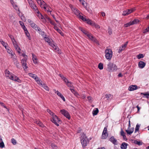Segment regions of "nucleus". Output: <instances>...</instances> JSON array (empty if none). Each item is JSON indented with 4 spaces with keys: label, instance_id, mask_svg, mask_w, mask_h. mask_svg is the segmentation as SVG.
Instances as JSON below:
<instances>
[{
    "label": "nucleus",
    "instance_id": "nucleus-13",
    "mask_svg": "<svg viewBox=\"0 0 149 149\" xmlns=\"http://www.w3.org/2000/svg\"><path fill=\"white\" fill-rule=\"evenodd\" d=\"M88 142V139L85 136H84L81 140V142L83 147L86 146Z\"/></svg>",
    "mask_w": 149,
    "mask_h": 149
},
{
    "label": "nucleus",
    "instance_id": "nucleus-38",
    "mask_svg": "<svg viewBox=\"0 0 149 149\" xmlns=\"http://www.w3.org/2000/svg\"><path fill=\"white\" fill-rule=\"evenodd\" d=\"M40 30L39 31H38L39 34L41 35L43 38H44V37H45V36H46V35L45 34V33L44 32L41 31Z\"/></svg>",
    "mask_w": 149,
    "mask_h": 149
},
{
    "label": "nucleus",
    "instance_id": "nucleus-27",
    "mask_svg": "<svg viewBox=\"0 0 149 149\" xmlns=\"http://www.w3.org/2000/svg\"><path fill=\"white\" fill-rule=\"evenodd\" d=\"M7 50V52L8 53L10 54L11 56H13L14 53L13 52V51L9 47H7L6 48Z\"/></svg>",
    "mask_w": 149,
    "mask_h": 149
},
{
    "label": "nucleus",
    "instance_id": "nucleus-24",
    "mask_svg": "<svg viewBox=\"0 0 149 149\" xmlns=\"http://www.w3.org/2000/svg\"><path fill=\"white\" fill-rule=\"evenodd\" d=\"M84 21H85L88 24H90L91 26H93L94 22L91 21L89 19H86L84 17V19H82Z\"/></svg>",
    "mask_w": 149,
    "mask_h": 149
},
{
    "label": "nucleus",
    "instance_id": "nucleus-23",
    "mask_svg": "<svg viewBox=\"0 0 149 149\" xmlns=\"http://www.w3.org/2000/svg\"><path fill=\"white\" fill-rule=\"evenodd\" d=\"M10 2L14 8L16 10L19 11V8L18 6L13 0H10Z\"/></svg>",
    "mask_w": 149,
    "mask_h": 149
},
{
    "label": "nucleus",
    "instance_id": "nucleus-64",
    "mask_svg": "<svg viewBox=\"0 0 149 149\" xmlns=\"http://www.w3.org/2000/svg\"><path fill=\"white\" fill-rule=\"evenodd\" d=\"M70 89L72 92V93L73 94L75 92H76V91L73 88H70Z\"/></svg>",
    "mask_w": 149,
    "mask_h": 149
},
{
    "label": "nucleus",
    "instance_id": "nucleus-54",
    "mask_svg": "<svg viewBox=\"0 0 149 149\" xmlns=\"http://www.w3.org/2000/svg\"><path fill=\"white\" fill-rule=\"evenodd\" d=\"M20 18L23 21L25 22L26 21V19L25 17L23 15L21 16Z\"/></svg>",
    "mask_w": 149,
    "mask_h": 149
},
{
    "label": "nucleus",
    "instance_id": "nucleus-48",
    "mask_svg": "<svg viewBox=\"0 0 149 149\" xmlns=\"http://www.w3.org/2000/svg\"><path fill=\"white\" fill-rule=\"evenodd\" d=\"M5 146L4 143L3 141L0 142V147L1 148H4Z\"/></svg>",
    "mask_w": 149,
    "mask_h": 149
},
{
    "label": "nucleus",
    "instance_id": "nucleus-21",
    "mask_svg": "<svg viewBox=\"0 0 149 149\" xmlns=\"http://www.w3.org/2000/svg\"><path fill=\"white\" fill-rule=\"evenodd\" d=\"M32 60L33 63L35 64H37L38 63V60L37 56L33 54H32Z\"/></svg>",
    "mask_w": 149,
    "mask_h": 149
},
{
    "label": "nucleus",
    "instance_id": "nucleus-32",
    "mask_svg": "<svg viewBox=\"0 0 149 149\" xmlns=\"http://www.w3.org/2000/svg\"><path fill=\"white\" fill-rule=\"evenodd\" d=\"M0 42L5 47V48H6L7 47H8V46H7V43L5 42L4 41H3L2 39H0Z\"/></svg>",
    "mask_w": 149,
    "mask_h": 149
},
{
    "label": "nucleus",
    "instance_id": "nucleus-1",
    "mask_svg": "<svg viewBox=\"0 0 149 149\" xmlns=\"http://www.w3.org/2000/svg\"><path fill=\"white\" fill-rule=\"evenodd\" d=\"M44 38L45 41L48 43L49 45L55 49L56 52H57L58 54H61L59 48L56 46V44L54 43L52 39H50L46 36H45Z\"/></svg>",
    "mask_w": 149,
    "mask_h": 149
},
{
    "label": "nucleus",
    "instance_id": "nucleus-29",
    "mask_svg": "<svg viewBox=\"0 0 149 149\" xmlns=\"http://www.w3.org/2000/svg\"><path fill=\"white\" fill-rule=\"evenodd\" d=\"M9 77L10 79L15 81H17L19 79L18 77H16L15 76H13L12 75H10Z\"/></svg>",
    "mask_w": 149,
    "mask_h": 149
},
{
    "label": "nucleus",
    "instance_id": "nucleus-62",
    "mask_svg": "<svg viewBox=\"0 0 149 149\" xmlns=\"http://www.w3.org/2000/svg\"><path fill=\"white\" fill-rule=\"evenodd\" d=\"M0 104L2 106H3L4 108H6V107L4 105L3 103L0 102Z\"/></svg>",
    "mask_w": 149,
    "mask_h": 149
},
{
    "label": "nucleus",
    "instance_id": "nucleus-11",
    "mask_svg": "<svg viewBox=\"0 0 149 149\" xmlns=\"http://www.w3.org/2000/svg\"><path fill=\"white\" fill-rule=\"evenodd\" d=\"M38 84L40 86H42L44 89L47 91H49V89L45 83L42 82L41 80L40 81H38Z\"/></svg>",
    "mask_w": 149,
    "mask_h": 149
},
{
    "label": "nucleus",
    "instance_id": "nucleus-53",
    "mask_svg": "<svg viewBox=\"0 0 149 149\" xmlns=\"http://www.w3.org/2000/svg\"><path fill=\"white\" fill-rule=\"evenodd\" d=\"M131 25V23L130 22L128 23L125 24L124 25V26L125 27H127L130 26Z\"/></svg>",
    "mask_w": 149,
    "mask_h": 149
},
{
    "label": "nucleus",
    "instance_id": "nucleus-25",
    "mask_svg": "<svg viewBox=\"0 0 149 149\" xmlns=\"http://www.w3.org/2000/svg\"><path fill=\"white\" fill-rule=\"evenodd\" d=\"M125 131L128 134L130 135L133 132L134 128H128Z\"/></svg>",
    "mask_w": 149,
    "mask_h": 149
},
{
    "label": "nucleus",
    "instance_id": "nucleus-30",
    "mask_svg": "<svg viewBox=\"0 0 149 149\" xmlns=\"http://www.w3.org/2000/svg\"><path fill=\"white\" fill-rule=\"evenodd\" d=\"M120 135L121 136H123V139L126 140L127 139V138L125 135V133L123 130L122 129L121 130V131L120 132Z\"/></svg>",
    "mask_w": 149,
    "mask_h": 149
},
{
    "label": "nucleus",
    "instance_id": "nucleus-5",
    "mask_svg": "<svg viewBox=\"0 0 149 149\" xmlns=\"http://www.w3.org/2000/svg\"><path fill=\"white\" fill-rule=\"evenodd\" d=\"M70 7L71 8L73 12L78 17L81 19H84V17L80 15V13L79 11L75 7L71 5H70Z\"/></svg>",
    "mask_w": 149,
    "mask_h": 149
},
{
    "label": "nucleus",
    "instance_id": "nucleus-60",
    "mask_svg": "<svg viewBox=\"0 0 149 149\" xmlns=\"http://www.w3.org/2000/svg\"><path fill=\"white\" fill-rule=\"evenodd\" d=\"M54 29L57 31H58L59 29L57 27L56 24L54 26Z\"/></svg>",
    "mask_w": 149,
    "mask_h": 149
},
{
    "label": "nucleus",
    "instance_id": "nucleus-34",
    "mask_svg": "<svg viewBox=\"0 0 149 149\" xmlns=\"http://www.w3.org/2000/svg\"><path fill=\"white\" fill-rule=\"evenodd\" d=\"M46 18L47 19L50 24L53 25L54 26L56 25V24L53 21H52L49 17H47Z\"/></svg>",
    "mask_w": 149,
    "mask_h": 149
},
{
    "label": "nucleus",
    "instance_id": "nucleus-57",
    "mask_svg": "<svg viewBox=\"0 0 149 149\" xmlns=\"http://www.w3.org/2000/svg\"><path fill=\"white\" fill-rule=\"evenodd\" d=\"M148 31H149V26L143 31V33H145Z\"/></svg>",
    "mask_w": 149,
    "mask_h": 149
},
{
    "label": "nucleus",
    "instance_id": "nucleus-22",
    "mask_svg": "<svg viewBox=\"0 0 149 149\" xmlns=\"http://www.w3.org/2000/svg\"><path fill=\"white\" fill-rule=\"evenodd\" d=\"M146 65V63L142 61H140L138 63V66L140 68L142 69L145 67Z\"/></svg>",
    "mask_w": 149,
    "mask_h": 149
},
{
    "label": "nucleus",
    "instance_id": "nucleus-9",
    "mask_svg": "<svg viewBox=\"0 0 149 149\" xmlns=\"http://www.w3.org/2000/svg\"><path fill=\"white\" fill-rule=\"evenodd\" d=\"M52 119H51V121L56 125L57 126L59 125L58 124V123L60 121L58 117L55 114L54 115L52 116Z\"/></svg>",
    "mask_w": 149,
    "mask_h": 149
},
{
    "label": "nucleus",
    "instance_id": "nucleus-56",
    "mask_svg": "<svg viewBox=\"0 0 149 149\" xmlns=\"http://www.w3.org/2000/svg\"><path fill=\"white\" fill-rule=\"evenodd\" d=\"M13 61L14 62V63L17 66V62L15 58H13Z\"/></svg>",
    "mask_w": 149,
    "mask_h": 149
},
{
    "label": "nucleus",
    "instance_id": "nucleus-51",
    "mask_svg": "<svg viewBox=\"0 0 149 149\" xmlns=\"http://www.w3.org/2000/svg\"><path fill=\"white\" fill-rule=\"evenodd\" d=\"M66 84L67 86L69 87H72L73 86V85L71 84V82L69 81H68Z\"/></svg>",
    "mask_w": 149,
    "mask_h": 149
},
{
    "label": "nucleus",
    "instance_id": "nucleus-58",
    "mask_svg": "<svg viewBox=\"0 0 149 149\" xmlns=\"http://www.w3.org/2000/svg\"><path fill=\"white\" fill-rule=\"evenodd\" d=\"M107 99H109L110 98V97H111V95L109 94H107L105 95Z\"/></svg>",
    "mask_w": 149,
    "mask_h": 149
},
{
    "label": "nucleus",
    "instance_id": "nucleus-2",
    "mask_svg": "<svg viewBox=\"0 0 149 149\" xmlns=\"http://www.w3.org/2000/svg\"><path fill=\"white\" fill-rule=\"evenodd\" d=\"M117 65L112 63L109 62L107 65L106 70L110 72H113L116 71L118 70Z\"/></svg>",
    "mask_w": 149,
    "mask_h": 149
},
{
    "label": "nucleus",
    "instance_id": "nucleus-20",
    "mask_svg": "<svg viewBox=\"0 0 149 149\" xmlns=\"http://www.w3.org/2000/svg\"><path fill=\"white\" fill-rule=\"evenodd\" d=\"M128 43V42H127L124 45H123L121 47H119L118 50V52L119 53H120L125 49L127 46Z\"/></svg>",
    "mask_w": 149,
    "mask_h": 149
},
{
    "label": "nucleus",
    "instance_id": "nucleus-26",
    "mask_svg": "<svg viewBox=\"0 0 149 149\" xmlns=\"http://www.w3.org/2000/svg\"><path fill=\"white\" fill-rule=\"evenodd\" d=\"M109 141L114 145H117V140L113 136L111 137L110 138Z\"/></svg>",
    "mask_w": 149,
    "mask_h": 149
},
{
    "label": "nucleus",
    "instance_id": "nucleus-35",
    "mask_svg": "<svg viewBox=\"0 0 149 149\" xmlns=\"http://www.w3.org/2000/svg\"><path fill=\"white\" fill-rule=\"evenodd\" d=\"M98 109L97 108H96L94 109L93 111V116L96 115L98 112Z\"/></svg>",
    "mask_w": 149,
    "mask_h": 149
},
{
    "label": "nucleus",
    "instance_id": "nucleus-49",
    "mask_svg": "<svg viewBox=\"0 0 149 149\" xmlns=\"http://www.w3.org/2000/svg\"><path fill=\"white\" fill-rule=\"evenodd\" d=\"M11 143L14 145H15L16 144V141L13 138H12L11 140Z\"/></svg>",
    "mask_w": 149,
    "mask_h": 149
},
{
    "label": "nucleus",
    "instance_id": "nucleus-61",
    "mask_svg": "<svg viewBox=\"0 0 149 149\" xmlns=\"http://www.w3.org/2000/svg\"><path fill=\"white\" fill-rule=\"evenodd\" d=\"M74 94L75 96L77 97H78V96H79V94L76 92H75Z\"/></svg>",
    "mask_w": 149,
    "mask_h": 149
},
{
    "label": "nucleus",
    "instance_id": "nucleus-16",
    "mask_svg": "<svg viewBox=\"0 0 149 149\" xmlns=\"http://www.w3.org/2000/svg\"><path fill=\"white\" fill-rule=\"evenodd\" d=\"M29 76L32 78H33L36 80V81L38 83V82L37 81H40V80L41 79L38 78L37 75L35 74H33L32 73H29Z\"/></svg>",
    "mask_w": 149,
    "mask_h": 149
},
{
    "label": "nucleus",
    "instance_id": "nucleus-52",
    "mask_svg": "<svg viewBox=\"0 0 149 149\" xmlns=\"http://www.w3.org/2000/svg\"><path fill=\"white\" fill-rule=\"evenodd\" d=\"M87 99H88V101L90 102H92L93 101V99H92V98L90 96L88 97H87Z\"/></svg>",
    "mask_w": 149,
    "mask_h": 149
},
{
    "label": "nucleus",
    "instance_id": "nucleus-39",
    "mask_svg": "<svg viewBox=\"0 0 149 149\" xmlns=\"http://www.w3.org/2000/svg\"><path fill=\"white\" fill-rule=\"evenodd\" d=\"M141 95H143L144 96H146V97L147 98H149V92H148L146 93H141Z\"/></svg>",
    "mask_w": 149,
    "mask_h": 149
},
{
    "label": "nucleus",
    "instance_id": "nucleus-28",
    "mask_svg": "<svg viewBox=\"0 0 149 149\" xmlns=\"http://www.w3.org/2000/svg\"><path fill=\"white\" fill-rule=\"evenodd\" d=\"M56 93L57 95L60 97L61 99L63 100V101L65 102V100L63 96V95L59 91H56Z\"/></svg>",
    "mask_w": 149,
    "mask_h": 149
},
{
    "label": "nucleus",
    "instance_id": "nucleus-50",
    "mask_svg": "<svg viewBox=\"0 0 149 149\" xmlns=\"http://www.w3.org/2000/svg\"><path fill=\"white\" fill-rule=\"evenodd\" d=\"M135 143L136 144H137L139 145H141L142 144V143L141 142L138 141H136L135 142Z\"/></svg>",
    "mask_w": 149,
    "mask_h": 149
},
{
    "label": "nucleus",
    "instance_id": "nucleus-4",
    "mask_svg": "<svg viewBox=\"0 0 149 149\" xmlns=\"http://www.w3.org/2000/svg\"><path fill=\"white\" fill-rule=\"evenodd\" d=\"M20 54V55L24 57V58L22 59L21 62L23 68H24V70L26 71V70H27V69L28 68V67L26 65V61L27 58V56L24 53L21 54L20 52L19 51V54Z\"/></svg>",
    "mask_w": 149,
    "mask_h": 149
},
{
    "label": "nucleus",
    "instance_id": "nucleus-6",
    "mask_svg": "<svg viewBox=\"0 0 149 149\" xmlns=\"http://www.w3.org/2000/svg\"><path fill=\"white\" fill-rule=\"evenodd\" d=\"M19 22L20 23V25L21 26L22 28L24 30L25 34L26 36L27 37L28 39L29 40H31V37L30 34L27 31L26 27L24 26V23H23L22 22H21L20 21H19Z\"/></svg>",
    "mask_w": 149,
    "mask_h": 149
},
{
    "label": "nucleus",
    "instance_id": "nucleus-46",
    "mask_svg": "<svg viewBox=\"0 0 149 149\" xmlns=\"http://www.w3.org/2000/svg\"><path fill=\"white\" fill-rule=\"evenodd\" d=\"M122 15L124 16H126L128 15L127 10L124 11H123V13L122 14Z\"/></svg>",
    "mask_w": 149,
    "mask_h": 149
},
{
    "label": "nucleus",
    "instance_id": "nucleus-40",
    "mask_svg": "<svg viewBox=\"0 0 149 149\" xmlns=\"http://www.w3.org/2000/svg\"><path fill=\"white\" fill-rule=\"evenodd\" d=\"M92 26H94L95 28L97 29H100V26L98 24H96L95 22H94Z\"/></svg>",
    "mask_w": 149,
    "mask_h": 149
},
{
    "label": "nucleus",
    "instance_id": "nucleus-14",
    "mask_svg": "<svg viewBox=\"0 0 149 149\" xmlns=\"http://www.w3.org/2000/svg\"><path fill=\"white\" fill-rule=\"evenodd\" d=\"M35 12L36 13V14L37 16L40 19L42 20V21L43 22L45 23L46 22V20L44 18V17L42 15V14L39 13L38 10L35 11Z\"/></svg>",
    "mask_w": 149,
    "mask_h": 149
},
{
    "label": "nucleus",
    "instance_id": "nucleus-12",
    "mask_svg": "<svg viewBox=\"0 0 149 149\" xmlns=\"http://www.w3.org/2000/svg\"><path fill=\"white\" fill-rule=\"evenodd\" d=\"M28 2L31 7L35 11L38 10V8L33 1L31 0H28Z\"/></svg>",
    "mask_w": 149,
    "mask_h": 149
},
{
    "label": "nucleus",
    "instance_id": "nucleus-18",
    "mask_svg": "<svg viewBox=\"0 0 149 149\" xmlns=\"http://www.w3.org/2000/svg\"><path fill=\"white\" fill-rule=\"evenodd\" d=\"M29 24L31 26L36 30L38 31H39L40 30V28L37 25L33 22H32L31 24Z\"/></svg>",
    "mask_w": 149,
    "mask_h": 149
},
{
    "label": "nucleus",
    "instance_id": "nucleus-8",
    "mask_svg": "<svg viewBox=\"0 0 149 149\" xmlns=\"http://www.w3.org/2000/svg\"><path fill=\"white\" fill-rule=\"evenodd\" d=\"M9 36L12 40L13 44L15 49L17 52L19 53V47L18 43L17 42L15 39L13 38V36L10 35H9Z\"/></svg>",
    "mask_w": 149,
    "mask_h": 149
},
{
    "label": "nucleus",
    "instance_id": "nucleus-36",
    "mask_svg": "<svg viewBox=\"0 0 149 149\" xmlns=\"http://www.w3.org/2000/svg\"><path fill=\"white\" fill-rule=\"evenodd\" d=\"M139 22V20L137 19H135L132 22H130L131 23V25L135 24L138 23Z\"/></svg>",
    "mask_w": 149,
    "mask_h": 149
},
{
    "label": "nucleus",
    "instance_id": "nucleus-17",
    "mask_svg": "<svg viewBox=\"0 0 149 149\" xmlns=\"http://www.w3.org/2000/svg\"><path fill=\"white\" fill-rule=\"evenodd\" d=\"M140 88V87H138L136 85H132L130 86L128 90L130 91H132L137 90Z\"/></svg>",
    "mask_w": 149,
    "mask_h": 149
},
{
    "label": "nucleus",
    "instance_id": "nucleus-45",
    "mask_svg": "<svg viewBox=\"0 0 149 149\" xmlns=\"http://www.w3.org/2000/svg\"><path fill=\"white\" fill-rule=\"evenodd\" d=\"M5 74L7 77H9L10 76L9 75L10 74V72L9 71L7 70H6L5 71Z\"/></svg>",
    "mask_w": 149,
    "mask_h": 149
},
{
    "label": "nucleus",
    "instance_id": "nucleus-47",
    "mask_svg": "<svg viewBox=\"0 0 149 149\" xmlns=\"http://www.w3.org/2000/svg\"><path fill=\"white\" fill-rule=\"evenodd\" d=\"M47 111L52 116L55 114L52 112L49 109L47 110Z\"/></svg>",
    "mask_w": 149,
    "mask_h": 149
},
{
    "label": "nucleus",
    "instance_id": "nucleus-10",
    "mask_svg": "<svg viewBox=\"0 0 149 149\" xmlns=\"http://www.w3.org/2000/svg\"><path fill=\"white\" fill-rule=\"evenodd\" d=\"M61 113L66 118L70 119V116L69 112L65 109H62L60 111Z\"/></svg>",
    "mask_w": 149,
    "mask_h": 149
},
{
    "label": "nucleus",
    "instance_id": "nucleus-44",
    "mask_svg": "<svg viewBox=\"0 0 149 149\" xmlns=\"http://www.w3.org/2000/svg\"><path fill=\"white\" fill-rule=\"evenodd\" d=\"M51 146L53 149H57V147L54 144L52 143L51 144Z\"/></svg>",
    "mask_w": 149,
    "mask_h": 149
},
{
    "label": "nucleus",
    "instance_id": "nucleus-33",
    "mask_svg": "<svg viewBox=\"0 0 149 149\" xmlns=\"http://www.w3.org/2000/svg\"><path fill=\"white\" fill-rule=\"evenodd\" d=\"M35 123H36L37 125H39L40 127H44V125L40 121L36 120L35 121Z\"/></svg>",
    "mask_w": 149,
    "mask_h": 149
},
{
    "label": "nucleus",
    "instance_id": "nucleus-7",
    "mask_svg": "<svg viewBox=\"0 0 149 149\" xmlns=\"http://www.w3.org/2000/svg\"><path fill=\"white\" fill-rule=\"evenodd\" d=\"M112 52L110 49H107L105 50V56L107 59L110 60L112 57Z\"/></svg>",
    "mask_w": 149,
    "mask_h": 149
},
{
    "label": "nucleus",
    "instance_id": "nucleus-15",
    "mask_svg": "<svg viewBox=\"0 0 149 149\" xmlns=\"http://www.w3.org/2000/svg\"><path fill=\"white\" fill-rule=\"evenodd\" d=\"M36 1L41 8H43L44 9H46V3L43 0H36Z\"/></svg>",
    "mask_w": 149,
    "mask_h": 149
},
{
    "label": "nucleus",
    "instance_id": "nucleus-42",
    "mask_svg": "<svg viewBox=\"0 0 149 149\" xmlns=\"http://www.w3.org/2000/svg\"><path fill=\"white\" fill-rule=\"evenodd\" d=\"M140 127V125H139L138 124H137L135 128V132H136L137 131H138L139 127Z\"/></svg>",
    "mask_w": 149,
    "mask_h": 149
},
{
    "label": "nucleus",
    "instance_id": "nucleus-3",
    "mask_svg": "<svg viewBox=\"0 0 149 149\" xmlns=\"http://www.w3.org/2000/svg\"><path fill=\"white\" fill-rule=\"evenodd\" d=\"M79 29L90 40L95 42L98 44H99L98 41L94 38L90 33H89L81 27H79Z\"/></svg>",
    "mask_w": 149,
    "mask_h": 149
},
{
    "label": "nucleus",
    "instance_id": "nucleus-19",
    "mask_svg": "<svg viewBox=\"0 0 149 149\" xmlns=\"http://www.w3.org/2000/svg\"><path fill=\"white\" fill-rule=\"evenodd\" d=\"M107 129L105 127L104 129L102 135V138L106 139L108 136V134L107 133Z\"/></svg>",
    "mask_w": 149,
    "mask_h": 149
},
{
    "label": "nucleus",
    "instance_id": "nucleus-63",
    "mask_svg": "<svg viewBox=\"0 0 149 149\" xmlns=\"http://www.w3.org/2000/svg\"><path fill=\"white\" fill-rule=\"evenodd\" d=\"M108 33L109 34H111L112 33L111 30L109 28L108 29Z\"/></svg>",
    "mask_w": 149,
    "mask_h": 149
},
{
    "label": "nucleus",
    "instance_id": "nucleus-59",
    "mask_svg": "<svg viewBox=\"0 0 149 149\" xmlns=\"http://www.w3.org/2000/svg\"><path fill=\"white\" fill-rule=\"evenodd\" d=\"M63 79L64 81V82L66 83V84L67 83L68 81L67 79L65 77H63Z\"/></svg>",
    "mask_w": 149,
    "mask_h": 149
},
{
    "label": "nucleus",
    "instance_id": "nucleus-41",
    "mask_svg": "<svg viewBox=\"0 0 149 149\" xmlns=\"http://www.w3.org/2000/svg\"><path fill=\"white\" fill-rule=\"evenodd\" d=\"M138 59L142 58L144 57V55L143 54H140L136 56Z\"/></svg>",
    "mask_w": 149,
    "mask_h": 149
},
{
    "label": "nucleus",
    "instance_id": "nucleus-37",
    "mask_svg": "<svg viewBox=\"0 0 149 149\" xmlns=\"http://www.w3.org/2000/svg\"><path fill=\"white\" fill-rule=\"evenodd\" d=\"M128 11V14L129 15L132 13L135 10V8H133L127 10Z\"/></svg>",
    "mask_w": 149,
    "mask_h": 149
},
{
    "label": "nucleus",
    "instance_id": "nucleus-43",
    "mask_svg": "<svg viewBox=\"0 0 149 149\" xmlns=\"http://www.w3.org/2000/svg\"><path fill=\"white\" fill-rule=\"evenodd\" d=\"M98 67L100 69L102 70L103 68V64L101 63H100L98 65Z\"/></svg>",
    "mask_w": 149,
    "mask_h": 149
},
{
    "label": "nucleus",
    "instance_id": "nucleus-31",
    "mask_svg": "<svg viewBox=\"0 0 149 149\" xmlns=\"http://www.w3.org/2000/svg\"><path fill=\"white\" fill-rule=\"evenodd\" d=\"M128 144L125 143H123L121 145L120 148L122 149H126Z\"/></svg>",
    "mask_w": 149,
    "mask_h": 149
},
{
    "label": "nucleus",
    "instance_id": "nucleus-55",
    "mask_svg": "<svg viewBox=\"0 0 149 149\" xmlns=\"http://www.w3.org/2000/svg\"><path fill=\"white\" fill-rule=\"evenodd\" d=\"M57 31L58 33H59L62 36H64V34L59 29Z\"/></svg>",
    "mask_w": 149,
    "mask_h": 149
}]
</instances>
